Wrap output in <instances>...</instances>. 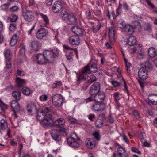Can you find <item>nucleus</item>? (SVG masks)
<instances>
[{"mask_svg":"<svg viewBox=\"0 0 157 157\" xmlns=\"http://www.w3.org/2000/svg\"><path fill=\"white\" fill-rule=\"evenodd\" d=\"M58 52L55 49L51 51L45 50L43 54L39 53L33 56V58L39 64H46L52 63L54 60L55 58L58 57Z\"/></svg>","mask_w":157,"mask_h":157,"instance_id":"nucleus-1","label":"nucleus"},{"mask_svg":"<svg viewBox=\"0 0 157 157\" xmlns=\"http://www.w3.org/2000/svg\"><path fill=\"white\" fill-rule=\"evenodd\" d=\"M98 71L96 64L95 63H89L82 70L78 76V80L80 81L84 78H86L87 74H91L90 72L96 73Z\"/></svg>","mask_w":157,"mask_h":157,"instance_id":"nucleus-2","label":"nucleus"},{"mask_svg":"<svg viewBox=\"0 0 157 157\" xmlns=\"http://www.w3.org/2000/svg\"><path fill=\"white\" fill-rule=\"evenodd\" d=\"M12 95L15 100L12 101L11 106L14 113H18L20 110V105L17 101L21 99V92L20 91H14L12 94Z\"/></svg>","mask_w":157,"mask_h":157,"instance_id":"nucleus-3","label":"nucleus"},{"mask_svg":"<svg viewBox=\"0 0 157 157\" xmlns=\"http://www.w3.org/2000/svg\"><path fill=\"white\" fill-rule=\"evenodd\" d=\"M61 16L62 19L66 21L69 25H75L77 23V19L73 13H68L66 11L63 12Z\"/></svg>","mask_w":157,"mask_h":157,"instance_id":"nucleus-4","label":"nucleus"},{"mask_svg":"<svg viewBox=\"0 0 157 157\" xmlns=\"http://www.w3.org/2000/svg\"><path fill=\"white\" fill-rule=\"evenodd\" d=\"M21 15L24 19L27 22L32 21L34 18L33 12L25 8L22 9Z\"/></svg>","mask_w":157,"mask_h":157,"instance_id":"nucleus-5","label":"nucleus"},{"mask_svg":"<svg viewBox=\"0 0 157 157\" xmlns=\"http://www.w3.org/2000/svg\"><path fill=\"white\" fill-rule=\"evenodd\" d=\"M52 117L50 114H46L41 123L44 127L52 126L54 125Z\"/></svg>","mask_w":157,"mask_h":157,"instance_id":"nucleus-6","label":"nucleus"},{"mask_svg":"<svg viewBox=\"0 0 157 157\" xmlns=\"http://www.w3.org/2000/svg\"><path fill=\"white\" fill-rule=\"evenodd\" d=\"M80 138H77V140L76 138H74L72 136L68 138L67 139V141L68 145L71 147L74 148H78L79 147L80 144L77 142V140H79Z\"/></svg>","mask_w":157,"mask_h":157,"instance_id":"nucleus-7","label":"nucleus"},{"mask_svg":"<svg viewBox=\"0 0 157 157\" xmlns=\"http://www.w3.org/2000/svg\"><path fill=\"white\" fill-rule=\"evenodd\" d=\"M63 101V97L60 95L56 94L52 97V104L55 106L60 107L62 104Z\"/></svg>","mask_w":157,"mask_h":157,"instance_id":"nucleus-8","label":"nucleus"},{"mask_svg":"<svg viewBox=\"0 0 157 157\" xmlns=\"http://www.w3.org/2000/svg\"><path fill=\"white\" fill-rule=\"evenodd\" d=\"M4 55L6 59V67L7 68L10 69L12 65L11 61L12 57L10 50L8 49H6Z\"/></svg>","mask_w":157,"mask_h":157,"instance_id":"nucleus-9","label":"nucleus"},{"mask_svg":"<svg viewBox=\"0 0 157 157\" xmlns=\"http://www.w3.org/2000/svg\"><path fill=\"white\" fill-rule=\"evenodd\" d=\"M52 10L53 12L55 13H58L59 12L61 13L62 15L63 11V6L61 2L59 1L56 2L53 5Z\"/></svg>","mask_w":157,"mask_h":157,"instance_id":"nucleus-10","label":"nucleus"},{"mask_svg":"<svg viewBox=\"0 0 157 157\" xmlns=\"http://www.w3.org/2000/svg\"><path fill=\"white\" fill-rule=\"evenodd\" d=\"M100 89V85L99 82H95L90 88L89 93L91 95H95L99 92Z\"/></svg>","mask_w":157,"mask_h":157,"instance_id":"nucleus-11","label":"nucleus"},{"mask_svg":"<svg viewBox=\"0 0 157 157\" xmlns=\"http://www.w3.org/2000/svg\"><path fill=\"white\" fill-rule=\"evenodd\" d=\"M48 30L43 28L38 29L36 33V37L38 39H42L47 36Z\"/></svg>","mask_w":157,"mask_h":157,"instance_id":"nucleus-12","label":"nucleus"},{"mask_svg":"<svg viewBox=\"0 0 157 157\" xmlns=\"http://www.w3.org/2000/svg\"><path fill=\"white\" fill-rule=\"evenodd\" d=\"M105 105L104 103L97 102L92 105V109L94 111H103L105 108Z\"/></svg>","mask_w":157,"mask_h":157,"instance_id":"nucleus-13","label":"nucleus"},{"mask_svg":"<svg viewBox=\"0 0 157 157\" xmlns=\"http://www.w3.org/2000/svg\"><path fill=\"white\" fill-rule=\"evenodd\" d=\"M147 70L144 67H141L138 72L139 78L143 80H145L147 77Z\"/></svg>","mask_w":157,"mask_h":157,"instance_id":"nucleus-14","label":"nucleus"},{"mask_svg":"<svg viewBox=\"0 0 157 157\" xmlns=\"http://www.w3.org/2000/svg\"><path fill=\"white\" fill-rule=\"evenodd\" d=\"M50 133L52 139L56 141L60 140L61 136L60 132L56 129H52L50 132Z\"/></svg>","mask_w":157,"mask_h":157,"instance_id":"nucleus-15","label":"nucleus"},{"mask_svg":"<svg viewBox=\"0 0 157 157\" xmlns=\"http://www.w3.org/2000/svg\"><path fill=\"white\" fill-rule=\"evenodd\" d=\"M68 40L69 43L72 45H78L80 43L79 38L76 35H71L69 37Z\"/></svg>","mask_w":157,"mask_h":157,"instance_id":"nucleus-16","label":"nucleus"},{"mask_svg":"<svg viewBox=\"0 0 157 157\" xmlns=\"http://www.w3.org/2000/svg\"><path fill=\"white\" fill-rule=\"evenodd\" d=\"M108 36L111 44H113L115 42L114 29L113 26L110 27L109 29Z\"/></svg>","mask_w":157,"mask_h":157,"instance_id":"nucleus-17","label":"nucleus"},{"mask_svg":"<svg viewBox=\"0 0 157 157\" xmlns=\"http://www.w3.org/2000/svg\"><path fill=\"white\" fill-rule=\"evenodd\" d=\"M97 144L94 139L87 138L86 140V146L90 149L94 148Z\"/></svg>","mask_w":157,"mask_h":157,"instance_id":"nucleus-18","label":"nucleus"},{"mask_svg":"<svg viewBox=\"0 0 157 157\" xmlns=\"http://www.w3.org/2000/svg\"><path fill=\"white\" fill-rule=\"evenodd\" d=\"M105 94L103 92H100L95 95L94 97V101L97 102H100L102 101L105 98Z\"/></svg>","mask_w":157,"mask_h":157,"instance_id":"nucleus-19","label":"nucleus"},{"mask_svg":"<svg viewBox=\"0 0 157 157\" xmlns=\"http://www.w3.org/2000/svg\"><path fill=\"white\" fill-rule=\"evenodd\" d=\"M42 44L37 40H34L31 42V47L35 51H38L41 47Z\"/></svg>","mask_w":157,"mask_h":157,"instance_id":"nucleus-20","label":"nucleus"},{"mask_svg":"<svg viewBox=\"0 0 157 157\" xmlns=\"http://www.w3.org/2000/svg\"><path fill=\"white\" fill-rule=\"evenodd\" d=\"M71 30L73 33L76 34V36H82L83 35V31L82 28L76 26L72 27Z\"/></svg>","mask_w":157,"mask_h":157,"instance_id":"nucleus-21","label":"nucleus"},{"mask_svg":"<svg viewBox=\"0 0 157 157\" xmlns=\"http://www.w3.org/2000/svg\"><path fill=\"white\" fill-rule=\"evenodd\" d=\"M83 79H86L87 80V83L91 84L96 81L97 78L94 76L93 75L91 74H87V75L86 77V78H83L81 80Z\"/></svg>","mask_w":157,"mask_h":157,"instance_id":"nucleus-22","label":"nucleus"},{"mask_svg":"<svg viewBox=\"0 0 157 157\" xmlns=\"http://www.w3.org/2000/svg\"><path fill=\"white\" fill-rule=\"evenodd\" d=\"M133 27L130 25H126L124 28V31L127 34L132 35L134 32Z\"/></svg>","mask_w":157,"mask_h":157,"instance_id":"nucleus-23","label":"nucleus"},{"mask_svg":"<svg viewBox=\"0 0 157 157\" xmlns=\"http://www.w3.org/2000/svg\"><path fill=\"white\" fill-rule=\"evenodd\" d=\"M65 123V120L64 118H60L57 119L55 122L54 123L56 127H62L64 125Z\"/></svg>","mask_w":157,"mask_h":157,"instance_id":"nucleus-24","label":"nucleus"},{"mask_svg":"<svg viewBox=\"0 0 157 157\" xmlns=\"http://www.w3.org/2000/svg\"><path fill=\"white\" fill-rule=\"evenodd\" d=\"M118 145L119 147L118 148L117 151L119 156L121 157H127L125 149L119 144Z\"/></svg>","mask_w":157,"mask_h":157,"instance_id":"nucleus-25","label":"nucleus"},{"mask_svg":"<svg viewBox=\"0 0 157 157\" xmlns=\"http://www.w3.org/2000/svg\"><path fill=\"white\" fill-rule=\"evenodd\" d=\"M147 101L148 102V104L150 105H157V95H153L152 98H148Z\"/></svg>","mask_w":157,"mask_h":157,"instance_id":"nucleus-26","label":"nucleus"},{"mask_svg":"<svg viewBox=\"0 0 157 157\" xmlns=\"http://www.w3.org/2000/svg\"><path fill=\"white\" fill-rule=\"evenodd\" d=\"M27 110L28 112L29 113H31L32 112H36L37 111L36 106L33 104H30L27 105Z\"/></svg>","mask_w":157,"mask_h":157,"instance_id":"nucleus-27","label":"nucleus"},{"mask_svg":"<svg viewBox=\"0 0 157 157\" xmlns=\"http://www.w3.org/2000/svg\"><path fill=\"white\" fill-rule=\"evenodd\" d=\"M136 43V38L133 36H130L128 39L127 44L129 46H134Z\"/></svg>","mask_w":157,"mask_h":157,"instance_id":"nucleus-28","label":"nucleus"},{"mask_svg":"<svg viewBox=\"0 0 157 157\" xmlns=\"http://www.w3.org/2000/svg\"><path fill=\"white\" fill-rule=\"evenodd\" d=\"M136 17V19L137 20V21L133 22L132 25L134 29H137L138 30H139L141 27V25L138 20L140 19L141 18L140 17H137V16Z\"/></svg>","mask_w":157,"mask_h":157,"instance_id":"nucleus-29","label":"nucleus"},{"mask_svg":"<svg viewBox=\"0 0 157 157\" xmlns=\"http://www.w3.org/2000/svg\"><path fill=\"white\" fill-rule=\"evenodd\" d=\"M148 54L149 56L151 57H154L157 55L155 49L153 47L150 48L148 50Z\"/></svg>","mask_w":157,"mask_h":157,"instance_id":"nucleus-30","label":"nucleus"},{"mask_svg":"<svg viewBox=\"0 0 157 157\" xmlns=\"http://www.w3.org/2000/svg\"><path fill=\"white\" fill-rule=\"evenodd\" d=\"M45 115L44 113L42 111L38 112L37 115L36 116V119L37 120L40 121L41 123L42 120L44 118Z\"/></svg>","mask_w":157,"mask_h":157,"instance_id":"nucleus-31","label":"nucleus"},{"mask_svg":"<svg viewBox=\"0 0 157 157\" xmlns=\"http://www.w3.org/2000/svg\"><path fill=\"white\" fill-rule=\"evenodd\" d=\"M142 67H144L147 70L148 69L151 70L153 68V65L149 60L146 61Z\"/></svg>","mask_w":157,"mask_h":157,"instance_id":"nucleus-32","label":"nucleus"},{"mask_svg":"<svg viewBox=\"0 0 157 157\" xmlns=\"http://www.w3.org/2000/svg\"><path fill=\"white\" fill-rule=\"evenodd\" d=\"M16 80L17 86L19 87H20L22 86L23 85L25 84L26 82L25 80L21 79L19 77H17Z\"/></svg>","mask_w":157,"mask_h":157,"instance_id":"nucleus-33","label":"nucleus"},{"mask_svg":"<svg viewBox=\"0 0 157 157\" xmlns=\"http://www.w3.org/2000/svg\"><path fill=\"white\" fill-rule=\"evenodd\" d=\"M17 36L16 35H13L11 39L10 44L11 46H14L17 43Z\"/></svg>","mask_w":157,"mask_h":157,"instance_id":"nucleus-34","label":"nucleus"},{"mask_svg":"<svg viewBox=\"0 0 157 157\" xmlns=\"http://www.w3.org/2000/svg\"><path fill=\"white\" fill-rule=\"evenodd\" d=\"M17 19V16L14 14H12L10 17H8V19L11 22H16Z\"/></svg>","mask_w":157,"mask_h":157,"instance_id":"nucleus-35","label":"nucleus"},{"mask_svg":"<svg viewBox=\"0 0 157 157\" xmlns=\"http://www.w3.org/2000/svg\"><path fill=\"white\" fill-rule=\"evenodd\" d=\"M73 54L72 52H67L66 54V56L67 60L69 61H71L73 60L72 56Z\"/></svg>","mask_w":157,"mask_h":157,"instance_id":"nucleus-36","label":"nucleus"},{"mask_svg":"<svg viewBox=\"0 0 157 157\" xmlns=\"http://www.w3.org/2000/svg\"><path fill=\"white\" fill-rule=\"evenodd\" d=\"M40 15L43 18L46 24L48 25L49 24V19L46 15H44L42 13H40Z\"/></svg>","mask_w":157,"mask_h":157,"instance_id":"nucleus-37","label":"nucleus"},{"mask_svg":"<svg viewBox=\"0 0 157 157\" xmlns=\"http://www.w3.org/2000/svg\"><path fill=\"white\" fill-rule=\"evenodd\" d=\"M119 93L118 92H117L114 94V100L118 106H120L119 103V100L120 99V97L119 96Z\"/></svg>","mask_w":157,"mask_h":157,"instance_id":"nucleus-38","label":"nucleus"},{"mask_svg":"<svg viewBox=\"0 0 157 157\" xmlns=\"http://www.w3.org/2000/svg\"><path fill=\"white\" fill-rule=\"evenodd\" d=\"M92 135L97 141L100 140L101 136L98 131H95V132L92 134Z\"/></svg>","mask_w":157,"mask_h":157,"instance_id":"nucleus-39","label":"nucleus"},{"mask_svg":"<svg viewBox=\"0 0 157 157\" xmlns=\"http://www.w3.org/2000/svg\"><path fill=\"white\" fill-rule=\"evenodd\" d=\"M23 93L25 95H28L30 94V91L29 89L27 87H24L22 89Z\"/></svg>","mask_w":157,"mask_h":157,"instance_id":"nucleus-40","label":"nucleus"},{"mask_svg":"<svg viewBox=\"0 0 157 157\" xmlns=\"http://www.w3.org/2000/svg\"><path fill=\"white\" fill-rule=\"evenodd\" d=\"M103 123V121H101V119H98L95 122V125L97 127L100 128L102 127Z\"/></svg>","mask_w":157,"mask_h":157,"instance_id":"nucleus-41","label":"nucleus"},{"mask_svg":"<svg viewBox=\"0 0 157 157\" xmlns=\"http://www.w3.org/2000/svg\"><path fill=\"white\" fill-rule=\"evenodd\" d=\"M62 85V83L60 81H56V83H53L52 86V88L55 89L57 87L61 86Z\"/></svg>","mask_w":157,"mask_h":157,"instance_id":"nucleus-42","label":"nucleus"},{"mask_svg":"<svg viewBox=\"0 0 157 157\" xmlns=\"http://www.w3.org/2000/svg\"><path fill=\"white\" fill-rule=\"evenodd\" d=\"M124 60L126 64V67L127 68V72L128 73H130V68L131 67V65L129 62H128L126 58H124Z\"/></svg>","mask_w":157,"mask_h":157,"instance_id":"nucleus-43","label":"nucleus"},{"mask_svg":"<svg viewBox=\"0 0 157 157\" xmlns=\"http://www.w3.org/2000/svg\"><path fill=\"white\" fill-rule=\"evenodd\" d=\"M68 119L72 124H76L78 123V121L77 120L71 117H68Z\"/></svg>","mask_w":157,"mask_h":157,"instance_id":"nucleus-44","label":"nucleus"},{"mask_svg":"<svg viewBox=\"0 0 157 157\" xmlns=\"http://www.w3.org/2000/svg\"><path fill=\"white\" fill-rule=\"evenodd\" d=\"M64 125L61 127L59 131L60 132L62 133L63 135L64 136L67 135V130L64 128H63Z\"/></svg>","mask_w":157,"mask_h":157,"instance_id":"nucleus-45","label":"nucleus"},{"mask_svg":"<svg viewBox=\"0 0 157 157\" xmlns=\"http://www.w3.org/2000/svg\"><path fill=\"white\" fill-rule=\"evenodd\" d=\"M52 109L51 108L46 107H44L42 111L44 113H48L52 111Z\"/></svg>","mask_w":157,"mask_h":157,"instance_id":"nucleus-46","label":"nucleus"},{"mask_svg":"<svg viewBox=\"0 0 157 157\" xmlns=\"http://www.w3.org/2000/svg\"><path fill=\"white\" fill-rule=\"evenodd\" d=\"M16 28V25L14 23H12L10 25L9 29L10 31L12 32L15 30Z\"/></svg>","mask_w":157,"mask_h":157,"instance_id":"nucleus-47","label":"nucleus"},{"mask_svg":"<svg viewBox=\"0 0 157 157\" xmlns=\"http://www.w3.org/2000/svg\"><path fill=\"white\" fill-rule=\"evenodd\" d=\"M19 8L17 6H14L10 8V10L12 12L17 11L18 10Z\"/></svg>","mask_w":157,"mask_h":157,"instance_id":"nucleus-48","label":"nucleus"},{"mask_svg":"<svg viewBox=\"0 0 157 157\" xmlns=\"http://www.w3.org/2000/svg\"><path fill=\"white\" fill-rule=\"evenodd\" d=\"M144 28L145 30L150 31L151 29V27L150 25L148 23H146L144 25Z\"/></svg>","mask_w":157,"mask_h":157,"instance_id":"nucleus-49","label":"nucleus"},{"mask_svg":"<svg viewBox=\"0 0 157 157\" xmlns=\"http://www.w3.org/2000/svg\"><path fill=\"white\" fill-rule=\"evenodd\" d=\"M47 99L48 96L45 94L42 95L40 97V99L42 101H45Z\"/></svg>","mask_w":157,"mask_h":157,"instance_id":"nucleus-50","label":"nucleus"},{"mask_svg":"<svg viewBox=\"0 0 157 157\" xmlns=\"http://www.w3.org/2000/svg\"><path fill=\"white\" fill-rule=\"evenodd\" d=\"M17 75L20 76H23L25 75V72L23 70L17 69Z\"/></svg>","mask_w":157,"mask_h":157,"instance_id":"nucleus-51","label":"nucleus"},{"mask_svg":"<svg viewBox=\"0 0 157 157\" xmlns=\"http://www.w3.org/2000/svg\"><path fill=\"white\" fill-rule=\"evenodd\" d=\"M120 136L122 137L123 139L127 143H129V140H128V139L127 138L126 136L124 134H122Z\"/></svg>","mask_w":157,"mask_h":157,"instance_id":"nucleus-52","label":"nucleus"},{"mask_svg":"<svg viewBox=\"0 0 157 157\" xmlns=\"http://www.w3.org/2000/svg\"><path fill=\"white\" fill-rule=\"evenodd\" d=\"M144 53L143 52H141L138 54L137 57L140 59H141L143 58L144 57Z\"/></svg>","mask_w":157,"mask_h":157,"instance_id":"nucleus-53","label":"nucleus"},{"mask_svg":"<svg viewBox=\"0 0 157 157\" xmlns=\"http://www.w3.org/2000/svg\"><path fill=\"white\" fill-rule=\"evenodd\" d=\"M25 48L24 46L23 45H21V47L19 51V53L20 54H22L25 52Z\"/></svg>","mask_w":157,"mask_h":157,"instance_id":"nucleus-54","label":"nucleus"},{"mask_svg":"<svg viewBox=\"0 0 157 157\" xmlns=\"http://www.w3.org/2000/svg\"><path fill=\"white\" fill-rule=\"evenodd\" d=\"M98 119H101V121H103V122L104 123L105 121V114H101L99 118Z\"/></svg>","mask_w":157,"mask_h":157,"instance_id":"nucleus-55","label":"nucleus"},{"mask_svg":"<svg viewBox=\"0 0 157 157\" xmlns=\"http://www.w3.org/2000/svg\"><path fill=\"white\" fill-rule=\"evenodd\" d=\"M108 121L111 123H112L114 122V120L113 117H112L111 115H109V117L108 119Z\"/></svg>","mask_w":157,"mask_h":157,"instance_id":"nucleus-56","label":"nucleus"},{"mask_svg":"<svg viewBox=\"0 0 157 157\" xmlns=\"http://www.w3.org/2000/svg\"><path fill=\"white\" fill-rule=\"evenodd\" d=\"M112 85L115 87L119 86L120 84V83L116 81H113L111 82Z\"/></svg>","mask_w":157,"mask_h":157,"instance_id":"nucleus-57","label":"nucleus"},{"mask_svg":"<svg viewBox=\"0 0 157 157\" xmlns=\"http://www.w3.org/2000/svg\"><path fill=\"white\" fill-rule=\"evenodd\" d=\"M131 150L132 151L139 154H140L141 153V152L139 151V150L137 148L134 147H132L131 148Z\"/></svg>","mask_w":157,"mask_h":157,"instance_id":"nucleus-58","label":"nucleus"},{"mask_svg":"<svg viewBox=\"0 0 157 157\" xmlns=\"http://www.w3.org/2000/svg\"><path fill=\"white\" fill-rule=\"evenodd\" d=\"M145 1L147 3V4L151 8H154L155 7V6L151 2L150 0H145Z\"/></svg>","mask_w":157,"mask_h":157,"instance_id":"nucleus-59","label":"nucleus"},{"mask_svg":"<svg viewBox=\"0 0 157 157\" xmlns=\"http://www.w3.org/2000/svg\"><path fill=\"white\" fill-rule=\"evenodd\" d=\"M133 115L136 117L137 118H139V114L136 111H134L133 112Z\"/></svg>","mask_w":157,"mask_h":157,"instance_id":"nucleus-60","label":"nucleus"},{"mask_svg":"<svg viewBox=\"0 0 157 157\" xmlns=\"http://www.w3.org/2000/svg\"><path fill=\"white\" fill-rule=\"evenodd\" d=\"M95 118V115L94 114H90L88 116V118L90 121H93V119Z\"/></svg>","mask_w":157,"mask_h":157,"instance_id":"nucleus-61","label":"nucleus"},{"mask_svg":"<svg viewBox=\"0 0 157 157\" xmlns=\"http://www.w3.org/2000/svg\"><path fill=\"white\" fill-rule=\"evenodd\" d=\"M123 6L124 8L127 10H128L129 9V7L128 6L126 3H124L123 4Z\"/></svg>","mask_w":157,"mask_h":157,"instance_id":"nucleus-62","label":"nucleus"},{"mask_svg":"<svg viewBox=\"0 0 157 157\" xmlns=\"http://www.w3.org/2000/svg\"><path fill=\"white\" fill-rule=\"evenodd\" d=\"M53 0H46V4L47 6H50L52 5Z\"/></svg>","mask_w":157,"mask_h":157,"instance_id":"nucleus-63","label":"nucleus"},{"mask_svg":"<svg viewBox=\"0 0 157 157\" xmlns=\"http://www.w3.org/2000/svg\"><path fill=\"white\" fill-rule=\"evenodd\" d=\"M143 145L145 147H149L150 146V143L147 142H143Z\"/></svg>","mask_w":157,"mask_h":157,"instance_id":"nucleus-64","label":"nucleus"}]
</instances>
